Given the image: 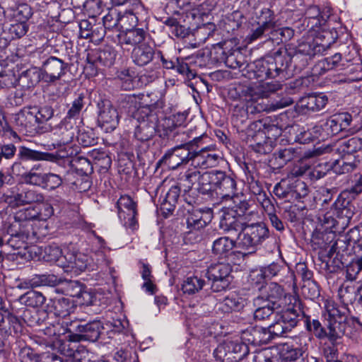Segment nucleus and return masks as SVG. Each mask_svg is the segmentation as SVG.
<instances>
[{"label": "nucleus", "instance_id": "obj_1", "mask_svg": "<svg viewBox=\"0 0 362 362\" xmlns=\"http://www.w3.org/2000/svg\"><path fill=\"white\" fill-rule=\"evenodd\" d=\"M281 89V84L277 81L267 82L255 86H240L235 89L239 99L247 100L245 107H235L233 115L235 122L243 124L247 119L248 115H255L263 112H269L288 107L293 103L290 97L281 98L271 105L264 104L263 100Z\"/></svg>", "mask_w": 362, "mask_h": 362}, {"label": "nucleus", "instance_id": "obj_24", "mask_svg": "<svg viewBox=\"0 0 362 362\" xmlns=\"http://www.w3.org/2000/svg\"><path fill=\"white\" fill-rule=\"evenodd\" d=\"M4 202L8 207L16 209L25 205H33L45 200V195L37 190L25 189L21 191H12L10 194H4Z\"/></svg>", "mask_w": 362, "mask_h": 362}, {"label": "nucleus", "instance_id": "obj_61", "mask_svg": "<svg viewBox=\"0 0 362 362\" xmlns=\"http://www.w3.org/2000/svg\"><path fill=\"white\" fill-rule=\"evenodd\" d=\"M206 283L202 277L192 276L187 277L182 284V291L185 294L194 295L202 291Z\"/></svg>", "mask_w": 362, "mask_h": 362}, {"label": "nucleus", "instance_id": "obj_35", "mask_svg": "<svg viewBox=\"0 0 362 362\" xmlns=\"http://www.w3.org/2000/svg\"><path fill=\"white\" fill-rule=\"evenodd\" d=\"M235 247H238V238L236 240H233L228 236H222L214 241L212 253L218 258H226L231 253L235 256H243L241 251L233 250Z\"/></svg>", "mask_w": 362, "mask_h": 362}, {"label": "nucleus", "instance_id": "obj_14", "mask_svg": "<svg viewBox=\"0 0 362 362\" xmlns=\"http://www.w3.org/2000/svg\"><path fill=\"white\" fill-rule=\"evenodd\" d=\"M357 118L347 112L336 113L330 116L322 124V132L325 136L332 137L343 132H357L361 127H357Z\"/></svg>", "mask_w": 362, "mask_h": 362}, {"label": "nucleus", "instance_id": "obj_10", "mask_svg": "<svg viewBox=\"0 0 362 362\" xmlns=\"http://www.w3.org/2000/svg\"><path fill=\"white\" fill-rule=\"evenodd\" d=\"M117 54V50L109 45L90 49L86 56L85 72L89 77L98 76L105 68H110L115 64Z\"/></svg>", "mask_w": 362, "mask_h": 362}, {"label": "nucleus", "instance_id": "obj_31", "mask_svg": "<svg viewBox=\"0 0 362 362\" xmlns=\"http://www.w3.org/2000/svg\"><path fill=\"white\" fill-rule=\"evenodd\" d=\"M165 102L163 99H157L149 104H141L138 110L136 119H144L158 124L160 118L164 117Z\"/></svg>", "mask_w": 362, "mask_h": 362}, {"label": "nucleus", "instance_id": "obj_22", "mask_svg": "<svg viewBox=\"0 0 362 362\" xmlns=\"http://www.w3.org/2000/svg\"><path fill=\"white\" fill-rule=\"evenodd\" d=\"M62 259L59 264H62V268L67 272L78 273L86 269H93L92 259L88 255L69 248L65 249L64 258Z\"/></svg>", "mask_w": 362, "mask_h": 362}, {"label": "nucleus", "instance_id": "obj_63", "mask_svg": "<svg viewBox=\"0 0 362 362\" xmlns=\"http://www.w3.org/2000/svg\"><path fill=\"white\" fill-rule=\"evenodd\" d=\"M7 234L9 236L18 238H28L30 236V224L15 219L7 228Z\"/></svg>", "mask_w": 362, "mask_h": 362}, {"label": "nucleus", "instance_id": "obj_4", "mask_svg": "<svg viewBox=\"0 0 362 362\" xmlns=\"http://www.w3.org/2000/svg\"><path fill=\"white\" fill-rule=\"evenodd\" d=\"M74 51L72 47L66 45L61 47V51L54 49L52 54H43L41 70L44 75V82L54 83L62 79L70 71L73 65Z\"/></svg>", "mask_w": 362, "mask_h": 362}, {"label": "nucleus", "instance_id": "obj_36", "mask_svg": "<svg viewBox=\"0 0 362 362\" xmlns=\"http://www.w3.org/2000/svg\"><path fill=\"white\" fill-rule=\"evenodd\" d=\"M334 149L341 158H349L350 156H358L357 153L362 149V138L354 136L340 139ZM330 148L327 147L325 152H329ZM333 151V149H331Z\"/></svg>", "mask_w": 362, "mask_h": 362}, {"label": "nucleus", "instance_id": "obj_52", "mask_svg": "<svg viewBox=\"0 0 362 362\" xmlns=\"http://www.w3.org/2000/svg\"><path fill=\"white\" fill-rule=\"evenodd\" d=\"M40 255L42 259L49 263H55L57 266L62 268V264H59L64 258L65 250H62L57 243H52L40 248Z\"/></svg>", "mask_w": 362, "mask_h": 362}, {"label": "nucleus", "instance_id": "obj_37", "mask_svg": "<svg viewBox=\"0 0 362 362\" xmlns=\"http://www.w3.org/2000/svg\"><path fill=\"white\" fill-rule=\"evenodd\" d=\"M35 110L33 106L25 107L16 115L15 122L21 130L32 132L39 129Z\"/></svg>", "mask_w": 362, "mask_h": 362}, {"label": "nucleus", "instance_id": "obj_64", "mask_svg": "<svg viewBox=\"0 0 362 362\" xmlns=\"http://www.w3.org/2000/svg\"><path fill=\"white\" fill-rule=\"evenodd\" d=\"M85 287L86 284L79 281L64 280L61 281L60 290L64 295L77 298Z\"/></svg>", "mask_w": 362, "mask_h": 362}, {"label": "nucleus", "instance_id": "obj_20", "mask_svg": "<svg viewBox=\"0 0 362 362\" xmlns=\"http://www.w3.org/2000/svg\"><path fill=\"white\" fill-rule=\"evenodd\" d=\"M98 109L97 124L105 132L115 130L119 120L117 109L108 99H100L97 104Z\"/></svg>", "mask_w": 362, "mask_h": 362}, {"label": "nucleus", "instance_id": "obj_49", "mask_svg": "<svg viewBox=\"0 0 362 362\" xmlns=\"http://www.w3.org/2000/svg\"><path fill=\"white\" fill-rule=\"evenodd\" d=\"M302 108L308 111L318 112L326 106L328 97L323 93H311L302 97L299 100Z\"/></svg>", "mask_w": 362, "mask_h": 362}, {"label": "nucleus", "instance_id": "obj_17", "mask_svg": "<svg viewBox=\"0 0 362 362\" xmlns=\"http://www.w3.org/2000/svg\"><path fill=\"white\" fill-rule=\"evenodd\" d=\"M322 224L325 228L332 230L336 228L339 222L337 218L344 219L343 223L348 224L354 216L355 212L337 197V199L330 205L328 210L325 211Z\"/></svg>", "mask_w": 362, "mask_h": 362}, {"label": "nucleus", "instance_id": "obj_28", "mask_svg": "<svg viewBox=\"0 0 362 362\" xmlns=\"http://www.w3.org/2000/svg\"><path fill=\"white\" fill-rule=\"evenodd\" d=\"M222 215L220 218L219 227L225 233L238 235L242 233L248 220L238 217L232 208L221 209Z\"/></svg>", "mask_w": 362, "mask_h": 362}, {"label": "nucleus", "instance_id": "obj_8", "mask_svg": "<svg viewBox=\"0 0 362 362\" xmlns=\"http://www.w3.org/2000/svg\"><path fill=\"white\" fill-rule=\"evenodd\" d=\"M269 236V228L264 222L250 223L247 221L242 233H238V248L255 253Z\"/></svg>", "mask_w": 362, "mask_h": 362}, {"label": "nucleus", "instance_id": "obj_26", "mask_svg": "<svg viewBox=\"0 0 362 362\" xmlns=\"http://www.w3.org/2000/svg\"><path fill=\"white\" fill-rule=\"evenodd\" d=\"M258 293V296L254 298V305L267 303L279 307V301L288 296L282 286L273 281L264 285Z\"/></svg>", "mask_w": 362, "mask_h": 362}, {"label": "nucleus", "instance_id": "obj_6", "mask_svg": "<svg viewBox=\"0 0 362 362\" xmlns=\"http://www.w3.org/2000/svg\"><path fill=\"white\" fill-rule=\"evenodd\" d=\"M353 239L350 235L339 238L332 230L325 228L323 226L317 227L312 233L310 245L313 251L317 252V258L325 257L333 254L336 249H342L346 244H352Z\"/></svg>", "mask_w": 362, "mask_h": 362}, {"label": "nucleus", "instance_id": "obj_30", "mask_svg": "<svg viewBox=\"0 0 362 362\" xmlns=\"http://www.w3.org/2000/svg\"><path fill=\"white\" fill-rule=\"evenodd\" d=\"M209 139V137L204 134L191 140L189 163L195 169L209 168L205 158L206 148H204V144H206V140Z\"/></svg>", "mask_w": 362, "mask_h": 362}, {"label": "nucleus", "instance_id": "obj_42", "mask_svg": "<svg viewBox=\"0 0 362 362\" xmlns=\"http://www.w3.org/2000/svg\"><path fill=\"white\" fill-rule=\"evenodd\" d=\"M41 81H44V75L41 69L32 66L21 73L18 84L24 90H30L34 88Z\"/></svg>", "mask_w": 362, "mask_h": 362}, {"label": "nucleus", "instance_id": "obj_56", "mask_svg": "<svg viewBox=\"0 0 362 362\" xmlns=\"http://www.w3.org/2000/svg\"><path fill=\"white\" fill-rule=\"evenodd\" d=\"M18 300L26 307L37 308L45 303L46 297L42 293L31 289L21 295Z\"/></svg>", "mask_w": 362, "mask_h": 362}, {"label": "nucleus", "instance_id": "obj_12", "mask_svg": "<svg viewBox=\"0 0 362 362\" xmlns=\"http://www.w3.org/2000/svg\"><path fill=\"white\" fill-rule=\"evenodd\" d=\"M250 354L248 345L244 340H226L214 350L215 359L220 362H239Z\"/></svg>", "mask_w": 362, "mask_h": 362}, {"label": "nucleus", "instance_id": "obj_29", "mask_svg": "<svg viewBox=\"0 0 362 362\" xmlns=\"http://www.w3.org/2000/svg\"><path fill=\"white\" fill-rule=\"evenodd\" d=\"M268 280L275 279L280 282H293L296 286V275L290 267L282 261L272 262V263L262 266Z\"/></svg>", "mask_w": 362, "mask_h": 362}, {"label": "nucleus", "instance_id": "obj_2", "mask_svg": "<svg viewBox=\"0 0 362 362\" xmlns=\"http://www.w3.org/2000/svg\"><path fill=\"white\" fill-rule=\"evenodd\" d=\"M18 160L13 164V169L21 165V161H47L61 166L70 165L80 176H89L93 173L90 161L84 157L77 156L71 158L66 151L60 150L53 153L42 152L21 146L18 148Z\"/></svg>", "mask_w": 362, "mask_h": 362}, {"label": "nucleus", "instance_id": "obj_59", "mask_svg": "<svg viewBox=\"0 0 362 362\" xmlns=\"http://www.w3.org/2000/svg\"><path fill=\"white\" fill-rule=\"evenodd\" d=\"M185 219L187 228L190 231L200 230L207 225L206 221L203 218V211L201 210H187V213L185 215Z\"/></svg>", "mask_w": 362, "mask_h": 362}, {"label": "nucleus", "instance_id": "obj_15", "mask_svg": "<svg viewBox=\"0 0 362 362\" xmlns=\"http://www.w3.org/2000/svg\"><path fill=\"white\" fill-rule=\"evenodd\" d=\"M351 244H346L342 249H336V251L328 257L317 258L320 262V269L326 278L331 279L344 269L346 262V257L349 256L352 251V249L349 248Z\"/></svg>", "mask_w": 362, "mask_h": 362}, {"label": "nucleus", "instance_id": "obj_34", "mask_svg": "<svg viewBox=\"0 0 362 362\" xmlns=\"http://www.w3.org/2000/svg\"><path fill=\"white\" fill-rule=\"evenodd\" d=\"M285 119H287L286 115H280L274 117H267L262 119L257 120L262 124V129L265 133L268 140L276 139L279 137L283 131L286 129L287 125L283 124Z\"/></svg>", "mask_w": 362, "mask_h": 362}, {"label": "nucleus", "instance_id": "obj_32", "mask_svg": "<svg viewBox=\"0 0 362 362\" xmlns=\"http://www.w3.org/2000/svg\"><path fill=\"white\" fill-rule=\"evenodd\" d=\"M231 50L227 53L224 64L228 68L238 69L244 76V72L247 71V63L246 57L242 53L239 46V40L236 37H231Z\"/></svg>", "mask_w": 362, "mask_h": 362}, {"label": "nucleus", "instance_id": "obj_11", "mask_svg": "<svg viewBox=\"0 0 362 362\" xmlns=\"http://www.w3.org/2000/svg\"><path fill=\"white\" fill-rule=\"evenodd\" d=\"M304 326L306 332L318 340L327 339L329 343H334L342 338V324L329 322L325 325L317 318H312L310 315H305Z\"/></svg>", "mask_w": 362, "mask_h": 362}, {"label": "nucleus", "instance_id": "obj_44", "mask_svg": "<svg viewBox=\"0 0 362 362\" xmlns=\"http://www.w3.org/2000/svg\"><path fill=\"white\" fill-rule=\"evenodd\" d=\"M209 57L208 52L200 50L195 55H192L187 57H185V62L187 64L189 71H186L185 76L189 79H193L197 76V71L196 67L200 68L210 66L212 64H209Z\"/></svg>", "mask_w": 362, "mask_h": 362}, {"label": "nucleus", "instance_id": "obj_53", "mask_svg": "<svg viewBox=\"0 0 362 362\" xmlns=\"http://www.w3.org/2000/svg\"><path fill=\"white\" fill-rule=\"evenodd\" d=\"M362 193V175L356 179L353 185L340 192L338 197L355 212L356 207L353 201Z\"/></svg>", "mask_w": 362, "mask_h": 362}, {"label": "nucleus", "instance_id": "obj_7", "mask_svg": "<svg viewBox=\"0 0 362 362\" xmlns=\"http://www.w3.org/2000/svg\"><path fill=\"white\" fill-rule=\"evenodd\" d=\"M103 327V322L100 320L76 319L67 325L66 339L71 342H100Z\"/></svg>", "mask_w": 362, "mask_h": 362}, {"label": "nucleus", "instance_id": "obj_39", "mask_svg": "<svg viewBox=\"0 0 362 362\" xmlns=\"http://www.w3.org/2000/svg\"><path fill=\"white\" fill-rule=\"evenodd\" d=\"M90 105L87 94L80 93L75 94L73 100L66 105L67 112L64 117L66 121L77 120L81 118L83 112H86Z\"/></svg>", "mask_w": 362, "mask_h": 362}, {"label": "nucleus", "instance_id": "obj_50", "mask_svg": "<svg viewBox=\"0 0 362 362\" xmlns=\"http://www.w3.org/2000/svg\"><path fill=\"white\" fill-rule=\"evenodd\" d=\"M197 187L202 195L214 198L216 195L214 170L203 173Z\"/></svg>", "mask_w": 362, "mask_h": 362}, {"label": "nucleus", "instance_id": "obj_5", "mask_svg": "<svg viewBox=\"0 0 362 362\" xmlns=\"http://www.w3.org/2000/svg\"><path fill=\"white\" fill-rule=\"evenodd\" d=\"M244 77L259 81L276 78H286L279 49L249 64L247 71L244 72Z\"/></svg>", "mask_w": 362, "mask_h": 362}, {"label": "nucleus", "instance_id": "obj_43", "mask_svg": "<svg viewBox=\"0 0 362 362\" xmlns=\"http://www.w3.org/2000/svg\"><path fill=\"white\" fill-rule=\"evenodd\" d=\"M181 188L178 185L172 186L165 197L159 199L160 209L166 218L173 214L180 197Z\"/></svg>", "mask_w": 362, "mask_h": 362}, {"label": "nucleus", "instance_id": "obj_38", "mask_svg": "<svg viewBox=\"0 0 362 362\" xmlns=\"http://www.w3.org/2000/svg\"><path fill=\"white\" fill-rule=\"evenodd\" d=\"M158 50L148 43H144L133 48L131 59L135 65L143 67L156 59Z\"/></svg>", "mask_w": 362, "mask_h": 362}, {"label": "nucleus", "instance_id": "obj_3", "mask_svg": "<svg viewBox=\"0 0 362 362\" xmlns=\"http://www.w3.org/2000/svg\"><path fill=\"white\" fill-rule=\"evenodd\" d=\"M284 76L289 78L300 74L308 68L315 55L321 52V47L314 39L300 42L295 47L279 48Z\"/></svg>", "mask_w": 362, "mask_h": 362}, {"label": "nucleus", "instance_id": "obj_47", "mask_svg": "<svg viewBox=\"0 0 362 362\" xmlns=\"http://www.w3.org/2000/svg\"><path fill=\"white\" fill-rule=\"evenodd\" d=\"M21 313L20 317L23 319L28 327L40 326L46 324L48 320L49 314L47 310H30L27 308H21Z\"/></svg>", "mask_w": 362, "mask_h": 362}, {"label": "nucleus", "instance_id": "obj_27", "mask_svg": "<svg viewBox=\"0 0 362 362\" xmlns=\"http://www.w3.org/2000/svg\"><path fill=\"white\" fill-rule=\"evenodd\" d=\"M216 182V194L222 198H233L237 194L236 177L233 173L214 170Z\"/></svg>", "mask_w": 362, "mask_h": 362}, {"label": "nucleus", "instance_id": "obj_9", "mask_svg": "<svg viewBox=\"0 0 362 362\" xmlns=\"http://www.w3.org/2000/svg\"><path fill=\"white\" fill-rule=\"evenodd\" d=\"M354 69V64L351 63V60L343 57L341 53L337 52L318 61L312 69V74L320 76L331 70L343 71H344L341 74L343 77L339 81L340 82H351L358 80V77L349 76Z\"/></svg>", "mask_w": 362, "mask_h": 362}, {"label": "nucleus", "instance_id": "obj_60", "mask_svg": "<svg viewBox=\"0 0 362 362\" xmlns=\"http://www.w3.org/2000/svg\"><path fill=\"white\" fill-rule=\"evenodd\" d=\"M294 30L290 27L277 28L276 25L272 26L269 33V40L277 44L286 43L294 36Z\"/></svg>", "mask_w": 362, "mask_h": 362}, {"label": "nucleus", "instance_id": "obj_62", "mask_svg": "<svg viewBox=\"0 0 362 362\" xmlns=\"http://www.w3.org/2000/svg\"><path fill=\"white\" fill-rule=\"evenodd\" d=\"M163 23L169 27L170 34L177 38L184 39L191 33V29L181 25L175 18L168 17Z\"/></svg>", "mask_w": 362, "mask_h": 362}, {"label": "nucleus", "instance_id": "obj_46", "mask_svg": "<svg viewBox=\"0 0 362 362\" xmlns=\"http://www.w3.org/2000/svg\"><path fill=\"white\" fill-rule=\"evenodd\" d=\"M231 45V37L214 45L211 49L207 52L209 57V64L214 66L224 63L227 53L232 49Z\"/></svg>", "mask_w": 362, "mask_h": 362}, {"label": "nucleus", "instance_id": "obj_23", "mask_svg": "<svg viewBox=\"0 0 362 362\" xmlns=\"http://www.w3.org/2000/svg\"><path fill=\"white\" fill-rule=\"evenodd\" d=\"M246 141L249 147L260 154H267L271 151V146L265 133L262 129V124L255 121L250 124L246 132Z\"/></svg>", "mask_w": 362, "mask_h": 362}, {"label": "nucleus", "instance_id": "obj_55", "mask_svg": "<svg viewBox=\"0 0 362 362\" xmlns=\"http://www.w3.org/2000/svg\"><path fill=\"white\" fill-rule=\"evenodd\" d=\"M245 23L246 18L243 13L240 11H235L227 16L223 29L228 33H232L231 37H238V35L235 32L240 29Z\"/></svg>", "mask_w": 362, "mask_h": 362}, {"label": "nucleus", "instance_id": "obj_54", "mask_svg": "<svg viewBox=\"0 0 362 362\" xmlns=\"http://www.w3.org/2000/svg\"><path fill=\"white\" fill-rule=\"evenodd\" d=\"M137 120L139 124L134 132L135 138L142 142L152 139L157 132L158 125L144 119Z\"/></svg>", "mask_w": 362, "mask_h": 362}, {"label": "nucleus", "instance_id": "obj_13", "mask_svg": "<svg viewBox=\"0 0 362 362\" xmlns=\"http://www.w3.org/2000/svg\"><path fill=\"white\" fill-rule=\"evenodd\" d=\"M232 272L233 266L230 263L218 262L208 267L205 276L210 283L211 290L218 293L228 288L233 279Z\"/></svg>", "mask_w": 362, "mask_h": 362}, {"label": "nucleus", "instance_id": "obj_33", "mask_svg": "<svg viewBox=\"0 0 362 362\" xmlns=\"http://www.w3.org/2000/svg\"><path fill=\"white\" fill-rule=\"evenodd\" d=\"M94 18L83 19L78 23L79 37L83 39L100 41L105 35V28L101 23H96Z\"/></svg>", "mask_w": 362, "mask_h": 362}, {"label": "nucleus", "instance_id": "obj_51", "mask_svg": "<svg viewBox=\"0 0 362 362\" xmlns=\"http://www.w3.org/2000/svg\"><path fill=\"white\" fill-rule=\"evenodd\" d=\"M143 94L136 95H121L117 100L119 107L124 110L129 115L132 114L135 118L137 117L138 110L141 106V103L138 100H141Z\"/></svg>", "mask_w": 362, "mask_h": 362}, {"label": "nucleus", "instance_id": "obj_58", "mask_svg": "<svg viewBox=\"0 0 362 362\" xmlns=\"http://www.w3.org/2000/svg\"><path fill=\"white\" fill-rule=\"evenodd\" d=\"M275 160H279V168L283 167L294 159L300 158V153L298 148L288 146L278 148L274 153Z\"/></svg>", "mask_w": 362, "mask_h": 362}, {"label": "nucleus", "instance_id": "obj_41", "mask_svg": "<svg viewBox=\"0 0 362 362\" xmlns=\"http://www.w3.org/2000/svg\"><path fill=\"white\" fill-rule=\"evenodd\" d=\"M241 339L254 346L268 344L272 341L267 327L255 326L244 330L241 334Z\"/></svg>", "mask_w": 362, "mask_h": 362}, {"label": "nucleus", "instance_id": "obj_57", "mask_svg": "<svg viewBox=\"0 0 362 362\" xmlns=\"http://www.w3.org/2000/svg\"><path fill=\"white\" fill-rule=\"evenodd\" d=\"M341 164L339 160H336L333 162L330 167L332 168L334 171L337 174L349 173L354 171L360 163L358 156H350L349 158H341Z\"/></svg>", "mask_w": 362, "mask_h": 362}, {"label": "nucleus", "instance_id": "obj_25", "mask_svg": "<svg viewBox=\"0 0 362 362\" xmlns=\"http://www.w3.org/2000/svg\"><path fill=\"white\" fill-rule=\"evenodd\" d=\"M149 37L147 25L145 28L135 25L132 28H126V30H123L117 35V44L124 49L126 46L134 47L146 43V40Z\"/></svg>", "mask_w": 362, "mask_h": 362}, {"label": "nucleus", "instance_id": "obj_45", "mask_svg": "<svg viewBox=\"0 0 362 362\" xmlns=\"http://www.w3.org/2000/svg\"><path fill=\"white\" fill-rule=\"evenodd\" d=\"M74 310V303L64 297L50 299L47 305V311L52 313L55 316L65 317Z\"/></svg>", "mask_w": 362, "mask_h": 362}, {"label": "nucleus", "instance_id": "obj_21", "mask_svg": "<svg viewBox=\"0 0 362 362\" xmlns=\"http://www.w3.org/2000/svg\"><path fill=\"white\" fill-rule=\"evenodd\" d=\"M187 113L177 112L168 117H165L162 124V130L158 131L159 137L167 141H179L180 127L185 124Z\"/></svg>", "mask_w": 362, "mask_h": 362}, {"label": "nucleus", "instance_id": "obj_48", "mask_svg": "<svg viewBox=\"0 0 362 362\" xmlns=\"http://www.w3.org/2000/svg\"><path fill=\"white\" fill-rule=\"evenodd\" d=\"M156 59H160L163 69L175 70L179 74L185 76L186 71L189 70L183 57L165 55L158 50Z\"/></svg>", "mask_w": 362, "mask_h": 362}, {"label": "nucleus", "instance_id": "obj_16", "mask_svg": "<svg viewBox=\"0 0 362 362\" xmlns=\"http://www.w3.org/2000/svg\"><path fill=\"white\" fill-rule=\"evenodd\" d=\"M190 146L191 141L168 149L157 162V167L165 166L174 170L188 164Z\"/></svg>", "mask_w": 362, "mask_h": 362}, {"label": "nucleus", "instance_id": "obj_40", "mask_svg": "<svg viewBox=\"0 0 362 362\" xmlns=\"http://www.w3.org/2000/svg\"><path fill=\"white\" fill-rule=\"evenodd\" d=\"M246 305V300L233 293L226 296L222 301L218 303L215 306V311L217 314H230L233 312H240Z\"/></svg>", "mask_w": 362, "mask_h": 362}, {"label": "nucleus", "instance_id": "obj_19", "mask_svg": "<svg viewBox=\"0 0 362 362\" xmlns=\"http://www.w3.org/2000/svg\"><path fill=\"white\" fill-rule=\"evenodd\" d=\"M115 206L118 216L124 226L132 230H136L139 226L136 202L129 195L123 194L116 202Z\"/></svg>", "mask_w": 362, "mask_h": 362}, {"label": "nucleus", "instance_id": "obj_18", "mask_svg": "<svg viewBox=\"0 0 362 362\" xmlns=\"http://www.w3.org/2000/svg\"><path fill=\"white\" fill-rule=\"evenodd\" d=\"M288 308L276 313V316L283 322L290 331L295 328L300 320H304L306 315L304 303L298 296L288 295Z\"/></svg>", "mask_w": 362, "mask_h": 362}]
</instances>
